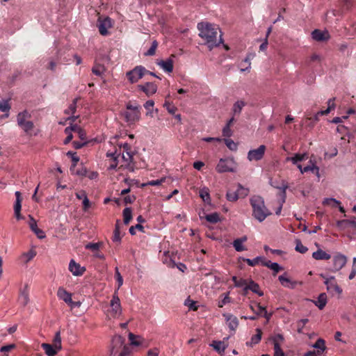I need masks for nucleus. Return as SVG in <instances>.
Here are the masks:
<instances>
[{
    "label": "nucleus",
    "instance_id": "31",
    "mask_svg": "<svg viewBox=\"0 0 356 356\" xmlns=\"http://www.w3.org/2000/svg\"><path fill=\"white\" fill-rule=\"evenodd\" d=\"M246 103L243 100L236 101L232 106V113L234 115H239Z\"/></svg>",
    "mask_w": 356,
    "mask_h": 356
},
{
    "label": "nucleus",
    "instance_id": "45",
    "mask_svg": "<svg viewBox=\"0 0 356 356\" xmlns=\"http://www.w3.org/2000/svg\"><path fill=\"white\" fill-rule=\"evenodd\" d=\"M104 66L100 64H95L92 68V73L97 76H101L104 72Z\"/></svg>",
    "mask_w": 356,
    "mask_h": 356
},
{
    "label": "nucleus",
    "instance_id": "12",
    "mask_svg": "<svg viewBox=\"0 0 356 356\" xmlns=\"http://www.w3.org/2000/svg\"><path fill=\"white\" fill-rule=\"evenodd\" d=\"M99 33L102 35H106L108 33V29L112 26L111 19L110 17H106L104 19H102L101 17L98 19L97 24Z\"/></svg>",
    "mask_w": 356,
    "mask_h": 356
},
{
    "label": "nucleus",
    "instance_id": "53",
    "mask_svg": "<svg viewBox=\"0 0 356 356\" xmlns=\"http://www.w3.org/2000/svg\"><path fill=\"white\" fill-rule=\"evenodd\" d=\"M284 340V337L281 334H275L272 337V341L273 342L274 346H276V345L281 346V343H283Z\"/></svg>",
    "mask_w": 356,
    "mask_h": 356
},
{
    "label": "nucleus",
    "instance_id": "42",
    "mask_svg": "<svg viewBox=\"0 0 356 356\" xmlns=\"http://www.w3.org/2000/svg\"><path fill=\"white\" fill-rule=\"evenodd\" d=\"M341 202L334 198H325L323 201V204L325 206H330L331 207H337L339 206Z\"/></svg>",
    "mask_w": 356,
    "mask_h": 356
},
{
    "label": "nucleus",
    "instance_id": "28",
    "mask_svg": "<svg viewBox=\"0 0 356 356\" xmlns=\"http://www.w3.org/2000/svg\"><path fill=\"white\" fill-rule=\"evenodd\" d=\"M157 64L159 66H161L165 71H166L168 72H172L173 61L170 58L167 59L166 60H161L159 62H158Z\"/></svg>",
    "mask_w": 356,
    "mask_h": 356
},
{
    "label": "nucleus",
    "instance_id": "51",
    "mask_svg": "<svg viewBox=\"0 0 356 356\" xmlns=\"http://www.w3.org/2000/svg\"><path fill=\"white\" fill-rule=\"evenodd\" d=\"M243 260L245 261L250 266H254L259 264V261H263L262 257H257L253 259L243 258Z\"/></svg>",
    "mask_w": 356,
    "mask_h": 356
},
{
    "label": "nucleus",
    "instance_id": "11",
    "mask_svg": "<svg viewBox=\"0 0 356 356\" xmlns=\"http://www.w3.org/2000/svg\"><path fill=\"white\" fill-rule=\"evenodd\" d=\"M19 303L23 307H26L29 301V289L28 284H24L23 288L19 289V296L17 299Z\"/></svg>",
    "mask_w": 356,
    "mask_h": 356
},
{
    "label": "nucleus",
    "instance_id": "23",
    "mask_svg": "<svg viewBox=\"0 0 356 356\" xmlns=\"http://www.w3.org/2000/svg\"><path fill=\"white\" fill-rule=\"evenodd\" d=\"M58 297L68 304L71 302L72 294L67 292L64 288L59 287L57 291Z\"/></svg>",
    "mask_w": 356,
    "mask_h": 356
},
{
    "label": "nucleus",
    "instance_id": "20",
    "mask_svg": "<svg viewBox=\"0 0 356 356\" xmlns=\"http://www.w3.org/2000/svg\"><path fill=\"white\" fill-rule=\"evenodd\" d=\"M123 115L126 122L134 123L140 119V111H136V112L126 111L124 113Z\"/></svg>",
    "mask_w": 356,
    "mask_h": 356
},
{
    "label": "nucleus",
    "instance_id": "46",
    "mask_svg": "<svg viewBox=\"0 0 356 356\" xmlns=\"http://www.w3.org/2000/svg\"><path fill=\"white\" fill-rule=\"evenodd\" d=\"M139 339H140V336L135 335L131 332L129 334V339L131 341V344L133 346H138L141 344V341L138 340Z\"/></svg>",
    "mask_w": 356,
    "mask_h": 356
},
{
    "label": "nucleus",
    "instance_id": "30",
    "mask_svg": "<svg viewBox=\"0 0 356 356\" xmlns=\"http://www.w3.org/2000/svg\"><path fill=\"white\" fill-rule=\"evenodd\" d=\"M200 197L202 200L207 204L211 203V197L209 194V189L207 187H203L200 189L199 191Z\"/></svg>",
    "mask_w": 356,
    "mask_h": 356
},
{
    "label": "nucleus",
    "instance_id": "37",
    "mask_svg": "<svg viewBox=\"0 0 356 356\" xmlns=\"http://www.w3.org/2000/svg\"><path fill=\"white\" fill-rule=\"evenodd\" d=\"M184 304L189 310L197 311L198 309L197 302L191 300L190 297L186 299Z\"/></svg>",
    "mask_w": 356,
    "mask_h": 356
},
{
    "label": "nucleus",
    "instance_id": "33",
    "mask_svg": "<svg viewBox=\"0 0 356 356\" xmlns=\"http://www.w3.org/2000/svg\"><path fill=\"white\" fill-rule=\"evenodd\" d=\"M248 284V288L253 293H257L259 296H264V293L262 291L260 290L259 284H257L256 282H254L253 280H249Z\"/></svg>",
    "mask_w": 356,
    "mask_h": 356
},
{
    "label": "nucleus",
    "instance_id": "47",
    "mask_svg": "<svg viewBox=\"0 0 356 356\" xmlns=\"http://www.w3.org/2000/svg\"><path fill=\"white\" fill-rule=\"evenodd\" d=\"M237 192L239 195V197L243 198L248 195L250 191L248 188H245L241 184H238Z\"/></svg>",
    "mask_w": 356,
    "mask_h": 356
},
{
    "label": "nucleus",
    "instance_id": "57",
    "mask_svg": "<svg viewBox=\"0 0 356 356\" xmlns=\"http://www.w3.org/2000/svg\"><path fill=\"white\" fill-rule=\"evenodd\" d=\"M102 243H89L86 245V249L97 251L99 249Z\"/></svg>",
    "mask_w": 356,
    "mask_h": 356
},
{
    "label": "nucleus",
    "instance_id": "7",
    "mask_svg": "<svg viewBox=\"0 0 356 356\" xmlns=\"http://www.w3.org/2000/svg\"><path fill=\"white\" fill-rule=\"evenodd\" d=\"M125 339L120 335H115L113 337L111 346V355L117 356L118 353L124 346Z\"/></svg>",
    "mask_w": 356,
    "mask_h": 356
},
{
    "label": "nucleus",
    "instance_id": "8",
    "mask_svg": "<svg viewBox=\"0 0 356 356\" xmlns=\"http://www.w3.org/2000/svg\"><path fill=\"white\" fill-rule=\"evenodd\" d=\"M266 149V146L261 145L257 149H250L248 152L247 159L250 161L261 160L264 156Z\"/></svg>",
    "mask_w": 356,
    "mask_h": 356
},
{
    "label": "nucleus",
    "instance_id": "19",
    "mask_svg": "<svg viewBox=\"0 0 356 356\" xmlns=\"http://www.w3.org/2000/svg\"><path fill=\"white\" fill-rule=\"evenodd\" d=\"M163 106L166 108L168 113L171 114L174 116L175 120H178V115H176V112L177 111V108L172 102H170V99L168 98L165 99Z\"/></svg>",
    "mask_w": 356,
    "mask_h": 356
},
{
    "label": "nucleus",
    "instance_id": "44",
    "mask_svg": "<svg viewBox=\"0 0 356 356\" xmlns=\"http://www.w3.org/2000/svg\"><path fill=\"white\" fill-rule=\"evenodd\" d=\"M113 241L114 242H120L121 241L119 220H117V222L115 224V229L113 232Z\"/></svg>",
    "mask_w": 356,
    "mask_h": 356
},
{
    "label": "nucleus",
    "instance_id": "26",
    "mask_svg": "<svg viewBox=\"0 0 356 356\" xmlns=\"http://www.w3.org/2000/svg\"><path fill=\"white\" fill-rule=\"evenodd\" d=\"M312 257L316 260H328L331 258V255L321 249L312 253Z\"/></svg>",
    "mask_w": 356,
    "mask_h": 356
},
{
    "label": "nucleus",
    "instance_id": "27",
    "mask_svg": "<svg viewBox=\"0 0 356 356\" xmlns=\"http://www.w3.org/2000/svg\"><path fill=\"white\" fill-rule=\"evenodd\" d=\"M327 302V295L325 293H322L318 296L317 300L314 301V303L319 309H323L325 307Z\"/></svg>",
    "mask_w": 356,
    "mask_h": 356
},
{
    "label": "nucleus",
    "instance_id": "63",
    "mask_svg": "<svg viewBox=\"0 0 356 356\" xmlns=\"http://www.w3.org/2000/svg\"><path fill=\"white\" fill-rule=\"evenodd\" d=\"M230 302V298L229 297V293H226L224 298L218 302V307H222L225 305Z\"/></svg>",
    "mask_w": 356,
    "mask_h": 356
},
{
    "label": "nucleus",
    "instance_id": "14",
    "mask_svg": "<svg viewBox=\"0 0 356 356\" xmlns=\"http://www.w3.org/2000/svg\"><path fill=\"white\" fill-rule=\"evenodd\" d=\"M312 37L314 40L321 42L327 40L330 38V34L327 31L315 29L312 33Z\"/></svg>",
    "mask_w": 356,
    "mask_h": 356
},
{
    "label": "nucleus",
    "instance_id": "49",
    "mask_svg": "<svg viewBox=\"0 0 356 356\" xmlns=\"http://www.w3.org/2000/svg\"><path fill=\"white\" fill-rule=\"evenodd\" d=\"M158 47V42L156 40H154L152 42V45L150 47V48L147 50V52H145L144 54L145 56H154L156 53V48Z\"/></svg>",
    "mask_w": 356,
    "mask_h": 356
},
{
    "label": "nucleus",
    "instance_id": "10",
    "mask_svg": "<svg viewBox=\"0 0 356 356\" xmlns=\"http://www.w3.org/2000/svg\"><path fill=\"white\" fill-rule=\"evenodd\" d=\"M333 271L340 270L347 263V257L341 254L337 253L333 256Z\"/></svg>",
    "mask_w": 356,
    "mask_h": 356
},
{
    "label": "nucleus",
    "instance_id": "55",
    "mask_svg": "<svg viewBox=\"0 0 356 356\" xmlns=\"http://www.w3.org/2000/svg\"><path fill=\"white\" fill-rule=\"evenodd\" d=\"M165 258L164 259L163 263L172 268L175 266L178 267V265L175 262V257H168L166 254H165Z\"/></svg>",
    "mask_w": 356,
    "mask_h": 356
},
{
    "label": "nucleus",
    "instance_id": "40",
    "mask_svg": "<svg viewBox=\"0 0 356 356\" xmlns=\"http://www.w3.org/2000/svg\"><path fill=\"white\" fill-rule=\"evenodd\" d=\"M212 346L218 353H223L227 347L225 342L221 341H214L212 343Z\"/></svg>",
    "mask_w": 356,
    "mask_h": 356
},
{
    "label": "nucleus",
    "instance_id": "41",
    "mask_svg": "<svg viewBox=\"0 0 356 356\" xmlns=\"http://www.w3.org/2000/svg\"><path fill=\"white\" fill-rule=\"evenodd\" d=\"M124 223L127 225L132 219V210L130 207H127L123 210Z\"/></svg>",
    "mask_w": 356,
    "mask_h": 356
},
{
    "label": "nucleus",
    "instance_id": "4",
    "mask_svg": "<svg viewBox=\"0 0 356 356\" xmlns=\"http://www.w3.org/2000/svg\"><path fill=\"white\" fill-rule=\"evenodd\" d=\"M236 162L232 157L220 159L216 167L218 173L234 172L236 171Z\"/></svg>",
    "mask_w": 356,
    "mask_h": 356
},
{
    "label": "nucleus",
    "instance_id": "2",
    "mask_svg": "<svg viewBox=\"0 0 356 356\" xmlns=\"http://www.w3.org/2000/svg\"><path fill=\"white\" fill-rule=\"evenodd\" d=\"M250 203L252 209V216L259 222H263L271 212L265 205L264 199L259 195H253L250 198Z\"/></svg>",
    "mask_w": 356,
    "mask_h": 356
},
{
    "label": "nucleus",
    "instance_id": "5",
    "mask_svg": "<svg viewBox=\"0 0 356 356\" xmlns=\"http://www.w3.org/2000/svg\"><path fill=\"white\" fill-rule=\"evenodd\" d=\"M145 74V68L141 65L136 66L132 70L126 73V76L131 83H136Z\"/></svg>",
    "mask_w": 356,
    "mask_h": 356
},
{
    "label": "nucleus",
    "instance_id": "17",
    "mask_svg": "<svg viewBox=\"0 0 356 356\" xmlns=\"http://www.w3.org/2000/svg\"><path fill=\"white\" fill-rule=\"evenodd\" d=\"M69 270L76 276L82 275L86 270L85 268H81L80 265L76 263L73 259L70 262Z\"/></svg>",
    "mask_w": 356,
    "mask_h": 356
},
{
    "label": "nucleus",
    "instance_id": "22",
    "mask_svg": "<svg viewBox=\"0 0 356 356\" xmlns=\"http://www.w3.org/2000/svg\"><path fill=\"white\" fill-rule=\"evenodd\" d=\"M199 215L201 219L205 218L207 221L211 223H216L220 221L219 214L216 212L209 214H206L204 212H202V213H200Z\"/></svg>",
    "mask_w": 356,
    "mask_h": 356
},
{
    "label": "nucleus",
    "instance_id": "38",
    "mask_svg": "<svg viewBox=\"0 0 356 356\" xmlns=\"http://www.w3.org/2000/svg\"><path fill=\"white\" fill-rule=\"evenodd\" d=\"M287 186L286 185H284L282 187H277V188L280 189L282 191V201H281V203L280 204V206L278 207V208L275 210V214L276 215H280V213H281V211H282V204L283 203L285 202V198H286V190L287 188Z\"/></svg>",
    "mask_w": 356,
    "mask_h": 356
},
{
    "label": "nucleus",
    "instance_id": "61",
    "mask_svg": "<svg viewBox=\"0 0 356 356\" xmlns=\"http://www.w3.org/2000/svg\"><path fill=\"white\" fill-rule=\"evenodd\" d=\"M82 128H81L77 124H72L70 127H67L65 129V133H68L69 131H70L71 133H72V131H74V132L77 133Z\"/></svg>",
    "mask_w": 356,
    "mask_h": 356
},
{
    "label": "nucleus",
    "instance_id": "24",
    "mask_svg": "<svg viewBox=\"0 0 356 356\" xmlns=\"http://www.w3.org/2000/svg\"><path fill=\"white\" fill-rule=\"evenodd\" d=\"M227 323L232 330H235L238 325V321L236 316L232 314H224Z\"/></svg>",
    "mask_w": 356,
    "mask_h": 356
},
{
    "label": "nucleus",
    "instance_id": "29",
    "mask_svg": "<svg viewBox=\"0 0 356 356\" xmlns=\"http://www.w3.org/2000/svg\"><path fill=\"white\" fill-rule=\"evenodd\" d=\"M307 154L303 153V154H296L293 156L291 157H287L286 159V161H291L293 164L296 165L298 162L302 161L307 159Z\"/></svg>",
    "mask_w": 356,
    "mask_h": 356
},
{
    "label": "nucleus",
    "instance_id": "58",
    "mask_svg": "<svg viewBox=\"0 0 356 356\" xmlns=\"http://www.w3.org/2000/svg\"><path fill=\"white\" fill-rule=\"evenodd\" d=\"M131 353V348L124 344L120 351L118 353L117 356H128Z\"/></svg>",
    "mask_w": 356,
    "mask_h": 356
},
{
    "label": "nucleus",
    "instance_id": "50",
    "mask_svg": "<svg viewBox=\"0 0 356 356\" xmlns=\"http://www.w3.org/2000/svg\"><path fill=\"white\" fill-rule=\"evenodd\" d=\"M224 142L226 145V146L231 150V151H236L238 148V145L236 143L234 140L229 138H225L224 139Z\"/></svg>",
    "mask_w": 356,
    "mask_h": 356
},
{
    "label": "nucleus",
    "instance_id": "54",
    "mask_svg": "<svg viewBox=\"0 0 356 356\" xmlns=\"http://www.w3.org/2000/svg\"><path fill=\"white\" fill-rule=\"evenodd\" d=\"M296 250L300 253H302V254H304L306 252H307L308 250V248L305 246L299 240H297L296 241V248H295Z\"/></svg>",
    "mask_w": 356,
    "mask_h": 356
},
{
    "label": "nucleus",
    "instance_id": "18",
    "mask_svg": "<svg viewBox=\"0 0 356 356\" xmlns=\"http://www.w3.org/2000/svg\"><path fill=\"white\" fill-rule=\"evenodd\" d=\"M278 280L283 286L289 289H294L298 283L296 281H293L290 280L285 275H280Z\"/></svg>",
    "mask_w": 356,
    "mask_h": 356
},
{
    "label": "nucleus",
    "instance_id": "36",
    "mask_svg": "<svg viewBox=\"0 0 356 356\" xmlns=\"http://www.w3.org/2000/svg\"><path fill=\"white\" fill-rule=\"evenodd\" d=\"M310 165H308L303 168L302 172H307L309 171H311L312 172H315L316 175L319 177V168L316 165L315 163L313 162L312 160L309 161Z\"/></svg>",
    "mask_w": 356,
    "mask_h": 356
},
{
    "label": "nucleus",
    "instance_id": "15",
    "mask_svg": "<svg viewBox=\"0 0 356 356\" xmlns=\"http://www.w3.org/2000/svg\"><path fill=\"white\" fill-rule=\"evenodd\" d=\"M337 225L341 229H346L350 227L356 232V221L354 219L338 220Z\"/></svg>",
    "mask_w": 356,
    "mask_h": 356
},
{
    "label": "nucleus",
    "instance_id": "9",
    "mask_svg": "<svg viewBox=\"0 0 356 356\" xmlns=\"http://www.w3.org/2000/svg\"><path fill=\"white\" fill-rule=\"evenodd\" d=\"M321 277L325 279V284L326 285L327 290L330 293H336L340 295L342 293V289L337 284L335 279L333 276L325 277L324 275L321 274Z\"/></svg>",
    "mask_w": 356,
    "mask_h": 356
},
{
    "label": "nucleus",
    "instance_id": "48",
    "mask_svg": "<svg viewBox=\"0 0 356 356\" xmlns=\"http://www.w3.org/2000/svg\"><path fill=\"white\" fill-rule=\"evenodd\" d=\"M56 348H58V350H61L62 345H61V337H60V332L58 331L56 332L54 338V344H53Z\"/></svg>",
    "mask_w": 356,
    "mask_h": 356
},
{
    "label": "nucleus",
    "instance_id": "16",
    "mask_svg": "<svg viewBox=\"0 0 356 356\" xmlns=\"http://www.w3.org/2000/svg\"><path fill=\"white\" fill-rule=\"evenodd\" d=\"M16 196V202L14 206L15 216L17 220H21L23 218V216L21 215V209H22V197L21 193L19 191L15 192Z\"/></svg>",
    "mask_w": 356,
    "mask_h": 356
},
{
    "label": "nucleus",
    "instance_id": "64",
    "mask_svg": "<svg viewBox=\"0 0 356 356\" xmlns=\"http://www.w3.org/2000/svg\"><path fill=\"white\" fill-rule=\"evenodd\" d=\"M274 356H285L281 346L276 345L274 346Z\"/></svg>",
    "mask_w": 356,
    "mask_h": 356
},
{
    "label": "nucleus",
    "instance_id": "43",
    "mask_svg": "<svg viewBox=\"0 0 356 356\" xmlns=\"http://www.w3.org/2000/svg\"><path fill=\"white\" fill-rule=\"evenodd\" d=\"M226 198L229 202H236L239 198V195L237 192V190L236 191L229 190L227 192Z\"/></svg>",
    "mask_w": 356,
    "mask_h": 356
},
{
    "label": "nucleus",
    "instance_id": "13",
    "mask_svg": "<svg viewBox=\"0 0 356 356\" xmlns=\"http://www.w3.org/2000/svg\"><path fill=\"white\" fill-rule=\"evenodd\" d=\"M138 88L147 96L152 95L157 91V86L153 82H147L144 85H138Z\"/></svg>",
    "mask_w": 356,
    "mask_h": 356
},
{
    "label": "nucleus",
    "instance_id": "35",
    "mask_svg": "<svg viewBox=\"0 0 356 356\" xmlns=\"http://www.w3.org/2000/svg\"><path fill=\"white\" fill-rule=\"evenodd\" d=\"M325 342L323 339H318L314 344L312 345L314 348L317 349V353L321 354L325 350Z\"/></svg>",
    "mask_w": 356,
    "mask_h": 356
},
{
    "label": "nucleus",
    "instance_id": "3",
    "mask_svg": "<svg viewBox=\"0 0 356 356\" xmlns=\"http://www.w3.org/2000/svg\"><path fill=\"white\" fill-rule=\"evenodd\" d=\"M31 118V115L27 110H24L19 113L17 115L18 126L27 134H29L34 128L33 122L30 120Z\"/></svg>",
    "mask_w": 356,
    "mask_h": 356
},
{
    "label": "nucleus",
    "instance_id": "34",
    "mask_svg": "<svg viewBox=\"0 0 356 356\" xmlns=\"http://www.w3.org/2000/svg\"><path fill=\"white\" fill-rule=\"evenodd\" d=\"M256 332V334L251 337L250 341L247 342V345L253 346L257 344L261 341L262 334L261 329L257 328Z\"/></svg>",
    "mask_w": 356,
    "mask_h": 356
},
{
    "label": "nucleus",
    "instance_id": "59",
    "mask_svg": "<svg viewBox=\"0 0 356 356\" xmlns=\"http://www.w3.org/2000/svg\"><path fill=\"white\" fill-rule=\"evenodd\" d=\"M10 109V105L9 104L8 100H5L0 103V111L2 112L8 113Z\"/></svg>",
    "mask_w": 356,
    "mask_h": 356
},
{
    "label": "nucleus",
    "instance_id": "60",
    "mask_svg": "<svg viewBox=\"0 0 356 356\" xmlns=\"http://www.w3.org/2000/svg\"><path fill=\"white\" fill-rule=\"evenodd\" d=\"M308 321H309L307 318H302V319H300L298 322V327L297 331L298 333H302L303 327H304L305 325L308 323Z\"/></svg>",
    "mask_w": 356,
    "mask_h": 356
},
{
    "label": "nucleus",
    "instance_id": "6",
    "mask_svg": "<svg viewBox=\"0 0 356 356\" xmlns=\"http://www.w3.org/2000/svg\"><path fill=\"white\" fill-rule=\"evenodd\" d=\"M110 306L111 307L110 314L113 318H117L121 315L122 307L117 291H115L113 295L112 299L110 302Z\"/></svg>",
    "mask_w": 356,
    "mask_h": 356
},
{
    "label": "nucleus",
    "instance_id": "52",
    "mask_svg": "<svg viewBox=\"0 0 356 356\" xmlns=\"http://www.w3.org/2000/svg\"><path fill=\"white\" fill-rule=\"evenodd\" d=\"M82 195L83 196V210L84 211H87L88 210V209L90 207L91 204H90V202L89 199L88 198L87 195L84 191H82Z\"/></svg>",
    "mask_w": 356,
    "mask_h": 356
},
{
    "label": "nucleus",
    "instance_id": "21",
    "mask_svg": "<svg viewBox=\"0 0 356 356\" xmlns=\"http://www.w3.org/2000/svg\"><path fill=\"white\" fill-rule=\"evenodd\" d=\"M248 237L246 236H243L241 238L235 239L233 243V247L234 248L235 250L237 252H241L246 250L245 246L243 245V243L247 241Z\"/></svg>",
    "mask_w": 356,
    "mask_h": 356
},
{
    "label": "nucleus",
    "instance_id": "56",
    "mask_svg": "<svg viewBox=\"0 0 356 356\" xmlns=\"http://www.w3.org/2000/svg\"><path fill=\"white\" fill-rule=\"evenodd\" d=\"M136 230H139V231H140L142 232H145L144 227L141 224H140V223L136 225L135 226H131L129 228V233L131 235H135L136 234Z\"/></svg>",
    "mask_w": 356,
    "mask_h": 356
},
{
    "label": "nucleus",
    "instance_id": "32",
    "mask_svg": "<svg viewBox=\"0 0 356 356\" xmlns=\"http://www.w3.org/2000/svg\"><path fill=\"white\" fill-rule=\"evenodd\" d=\"M36 255V252L33 250H30L27 252L23 253L20 256V260L24 264H27Z\"/></svg>",
    "mask_w": 356,
    "mask_h": 356
},
{
    "label": "nucleus",
    "instance_id": "1",
    "mask_svg": "<svg viewBox=\"0 0 356 356\" xmlns=\"http://www.w3.org/2000/svg\"><path fill=\"white\" fill-rule=\"evenodd\" d=\"M197 29L200 37L210 50L222 43V34L218 27L208 22H200L197 24Z\"/></svg>",
    "mask_w": 356,
    "mask_h": 356
},
{
    "label": "nucleus",
    "instance_id": "39",
    "mask_svg": "<svg viewBox=\"0 0 356 356\" xmlns=\"http://www.w3.org/2000/svg\"><path fill=\"white\" fill-rule=\"evenodd\" d=\"M79 99V97H76V98H74L72 101V102L70 104L69 107L67 109H66L65 111V113L67 114V115H69V114H74L76 111V104H77V102L78 100Z\"/></svg>",
    "mask_w": 356,
    "mask_h": 356
},
{
    "label": "nucleus",
    "instance_id": "25",
    "mask_svg": "<svg viewBox=\"0 0 356 356\" xmlns=\"http://www.w3.org/2000/svg\"><path fill=\"white\" fill-rule=\"evenodd\" d=\"M41 347L48 356H54L59 350L58 348H56L54 345L49 343H42Z\"/></svg>",
    "mask_w": 356,
    "mask_h": 356
},
{
    "label": "nucleus",
    "instance_id": "62",
    "mask_svg": "<svg viewBox=\"0 0 356 356\" xmlns=\"http://www.w3.org/2000/svg\"><path fill=\"white\" fill-rule=\"evenodd\" d=\"M16 348V345L15 343H11L9 345L3 346L0 348V351L1 353L9 352Z\"/></svg>",
    "mask_w": 356,
    "mask_h": 356
}]
</instances>
